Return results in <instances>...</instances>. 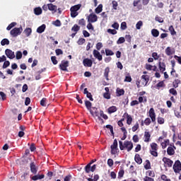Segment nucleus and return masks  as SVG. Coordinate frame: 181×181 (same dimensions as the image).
Masks as SVG:
<instances>
[{"mask_svg": "<svg viewBox=\"0 0 181 181\" xmlns=\"http://www.w3.org/2000/svg\"><path fill=\"white\" fill-rule=\"evenodd\" d=\"M95 13H101L103 12V4H99L98 6L95 9Z\"/></svg>", "mask_w": 181, "mask_h": 181, "instance_id": "obj_30", "label": "nucleus"}, {"mask_svg": "<svg viewBox=\"0 0 181 181\" xmlns=\"http://www.w3.org/2000/svg\"><path fill=\"white\" fill-rule=\"evenodd\" d=\"M148 117H150L152 122H156V113H155V110L153 107H151L148 111Z\"/></svg>", "mask_w": 181, "mask_h": 181, "instance_id": "obj_7", "label": "nucleus"}, {"mask_svg": "<svg viewBox=\"0 0 181 181\" xmlns=\"http://www.w3.org/2000/svg\"><path fill=\"white\" fill-rule=\"evenodd\" d=\"M151 153L153 155V156H158V144L155 143H152L151 144Z\"/></svg>", "mask_w": 181, "mask_h": 181, "instance_id": "obj_6", "label": "nucleus"}, {"mask_svg": "<svg viewBox=\"0 0 181 181\" xmlns=\"http://www.w3.org/2000/svg\"><path fill=\"white\" fill-rule=\"evenodd\" d=\"M124 115L127 117V125H131L132 124V117L128 115V113H124Z\"/></svg>", "mask_w": 181, "mask_h": 181, "instance_id": "obj_22", "label": "nucleus"}, {"mask_svg": "<svg viewBox=\"0 0 181 181\" xmlns=\"http://www.w3.org/2000/svg\"><path fill=\"white\" fill-rule=\"evenodd\" d=\"M108 74H110V67H106L105 69L104 76L105 77L106 80H107V81L109 80Z\"/></svg>", "mask_w": 181, "mask_h": 181, "instance_id": "obj_32", "label": "nucleus"}, {"mask_svg": "<svg viewBox=\"0 0 181 181\" xmlns=\"http://www.w3.org/2000/svg\"><path fill=\"white\" fill-rule=\"evenodd\" d=\"M124 93H125V91L124 90V89H121L119 88H118L117 89V94L118 95V97L121 96V95H124Z\"/></svg>", "mask_w": 181, "mask_h": 181, "instance_id": "obj_33", "label": "nucleus"}, {"mask_svg": "<svg viewBox=\"0 0 181 181\" xmlns=\"http://www.w3.org/2000/svg\"><path fill=\"white\" fill-rule=\"evenodd\" d=\"M48 9L51 11V12H53V13H56V12H57V6L52 3L48 4Z\"/></svg>", "mask_w": 181, "mask_h": 181, "instance_id": "obj_16", "label": "nucleus"}, {"mask_svg": "<svg viewBox=\"0 0 181 181\" xmlns=\"http://www.w3.org/2000/svg\"><path fill=\"white\" fill-rule=\"evenodd\" d=\"M165 54H167V56H172V54H173V50L172 48H170V47L165 49Z\"/></svg>", "mask_w": 181, "mask_h": 181, "instance_id": "obj_26", "label": "nucleus"}, {"mask_svg": "<svg viewBox=\"0 0 181 181\" xmlns=\"http://www.w3.org/2000/svg\"><path fill=\"white\" fill-rule=\"evenodd\" d=\"M98 179H100V176H98V175H94L93 179L88 178V181H97Z\"/></svg>", "mask_w": 181, "mask_h": 181, "instance_id": "obj_46", "label": "nucleus"}, {"mask_svg": "<svg viewBox=\"0 0 181 181\" xmlns=\"http://www.w3.org/2000/svg\"><path fill=\"white\" fill-rule=\"evenodd\" d=\"M107 165L110 168H112V165H114V160H112L111 158H109L107 160Z\"/></svg>", "mask_w": 181, "mask_h": 181, "instance_id": "obj_50", "label": "nucleus"}, {"mask_svg": "<svg viewBox=\"0 0 181 181\" xmlns=\"http://www.w3.org/2000/svg\"><path fill=\"white\" fill-rule=\"evenodd\" d=\"M85 172H86V173H90V172H91V165L88 164L85 167Z\"/></svg>", "mask_w": 181, "mask_h": 181, "instance_id": "obj_41", "label": "nucleus"}, {"mask_svg": "<svg viewBox=\"0 0 181 181\" xmlns=\"http://www.w3.org/2000/svg\"><path fill=\"white\" fill-rule=\"evenodd\" d=\"M30 168L32 173H33L34 175H36V173H37V168H36V165H35V163H30Z\"/></svg>", "mask_w": 181, "mask_h": 181, "instance_id": "obj_18", "label": "nucleus"}, {"mask_svg": "<svg viewBox=\"0 0 181 181\" xmlns=\"http://www.w3.org/2000/svg\"><path fill=\"white\" fill-rule=\"evenodd\" d=\"M100 117H102V118H104V119H108V116L104 114V112L102 110L100 111Z\"/></svg>", "mask_w": 181, "mask_h": 181, "instance_id": "obj_45", "label": "nucleus"}, {"mask_svg": "<svg viewBox=\"0 0 181 181\" xmlns=\"http://www.w3.org/2000/svg\"><path fill=\"white\" fill-rule=\"evenodd\" d=\"M80 8H81V5L78 4V5H75L72 7H71L70 11H74L75 12H77V11H78L80 9Z\"/></svg>", "mask_w": 181, "mask_h": 181, "instance_id": "obj_31", "label": "nucleus"}, {"mask_svg": "<svg viewBox=\"0 0 181 181\" xmlns=\"http://www.w3.org/2000/svg\"><path fill=\"white\" fill-rule=\"evenodd\" d=\"M84 43H86V39H84V38H80L78 40V45H84Z\"/></svg>", "mask_w": 181, "mask_h": 181, "instance_id": "obj_54", "label": "nucleus"}, {"mask_svg": "<svg viewBox=\"0 0 181 181\" xmlns=\"http://www.w3.org/2000/svg\"><path fill=\"white\" fill-rule=\"evenodd\" d=\"M122 43H125V38L124 37H120L117 41V45H122Z\"/></svg>", "mask_w": 181, "mask_h": 181, "instance_id": "obj_35", "label": "nucleus"}, {"mask_svg": "<svg viewBox=\"0 0 181 181\" xmlns=\"http://www.w3.org/2000/svg\"><path fill=\"white\" fill-rule=\"evenodd\" d=\"M83 64L85 67H91V66H93V61L88 58H86L83 59Z\"/></svg>", "mask_w": 181, "mask_h": 181, "instance_id": "obj_14", "label": "nucleus"}, {"mask_svg": "<svg viewBox=\"0 0 181 181\" xmlns=\"http://www.w3.org/2000/svg\"><path fill=\"white\" fill-rule=\"evenodd\" d=\"M159 69H160V71H162V73H163V71H165V70H166V65L165 64V63L160 62L159 63Z\"/></svg>", "mask_w": 181, "mask_h": 181, "instance_id": "obj_25", "label": "nucleus"}, {"mask_svg": "<svg viewBox=\"0 0 181 181\" xmlns=\"http://www.w3.org/2000/svg\"><path fill=\"white\" fill-rule=\"evenodd\" d=\"M6 55L8 59H15V52L9 49H6L5 51Z\"/></svg>", "mask_w": 181, "mask_h": 181, "instance_id": "obj_11", "label": "nucleus"}, {"mask_svg": "<svg viewBox=\"0 0 181 181\" xmlns=\"http://www.w3.org/2000/svg\"><path fill=\"white\" fill-rule=\"evenodd\" d=\"M144 181H154L153 180V178L152 177H149L148 176H146L144 179H143Z\"/></svg>", "mask_w": 181, "mask_h": 181, "instance_id": "obj_63", "label": "nucleus"}, {"mask_svg": "<svg viewBox=\"0 0 181 181\" xmlns=\"http://www.w3.org/2000/svg\"><path fill=\"white\" fill-rule=\"evenodd\" d=\"M173 169L175 173H180L181 171V163L179 160L175 162Z\"/></svg>", "mask_w": 181, "mask_h": 181, "instance_id": "obj_5", "label": "nucleus"}, {"mask_svg": "<svg viewBox=\"0 0 181 181\" xmlns=\"http://www.w3.org/2000/svg\"><path fill=\"white\" fill-rule=\"evenodd\" d=\"M93 54L94 57H95V59H98V60H99V62H101V60H103V55H101L100 52H98L97 49L93 50Z\"/></svg>", "mask_w": 181, "mask_h": 181, "instance_id": "obj_13", "label": "nucleus"}, {"mask_svg": "<svg viewBox=\"0 0 181 181\" xmlns=\"http://www.w3.org/2000/svg\"><path fill=\"white\" fill-rule=\"evenodd\" d=\"M45 179V175H36L32 177V180H40Z\"/></svg>", "mask_w": 181, "mask_h": 181, "instance_id": "obj_20", "label": "nucleus"}, {"mask_svg": "<svg viewBox=\"0 0 181 181\" xmlns=\"http://www.w3.org/2000/svg\"><path fill=\"white\" fill-rule=\"evenodd\" d=\"M52 25H54V26H62V23L60 22L59 20H57L55 21L52 22Z\"/></svg>", "mask_w": 181, "mask_h": 181, "instance_id": "obj_47", "label": "nucleus"}, {"mask_svg": "<svg viewBox=\"0 0 181 181\" xmlns=\"http://www.w3.org/2000/svg\"><path fill=\"white\" fill-rule=\"evenodd\" d=\"M151 139V134L148 132H144V142H149Z\"/></svg>", "mask_w": 181, "mask_h": 181, "instance_id": "obj_21", "label": "nucleus"}, {"mask_svg": "<svg viewBox=\"0 0 181 181\" xmlns=\"http://www.w3.org/2000/svg\"><path fill=\"white\" fill-rule=\"evenodd\" d=\"M110 148L112 155H117V153H118V141H117V139L114 140Z\"/></svg>", "mask_w": 181, "mask_h": 181, "instance_id": "obj_4", "label": "nucleus"}, {"mask_svg": "<svg viewBox=\"0 0 181 181\" xmlns=\"http://www.w3.org/2000/svg\"><path fill=\"white\" fill-rule=\"evenodd\" d=\"M135 162L138 163L139 165H141L142 163V158H141V156L139 154H136L134 157Z\"/></svg>", "mask_w": 181, "mask_h": 181, "instance_id": "obj_24", "label": "nucleus"}, {"mask_svg": "<svg viewBox=\"0 0 181 181\" xmlns=\"http://www.w3.org/2000/svg\"><path fill=\"white\" fill-rule=\"evenodd\" d=\"M24 33L25 34V35H26L28 37H29V36H30V35H32V28H25V30H24Z\"/></svg>", "mask_w": 181, "mask_h": 181, "instance_id": "obj_27", "label": "nucleus"}, {"mask_svg": "<svg viewBox=\"0 0 181 181\" xmlns=\"http://www.w3.org/2000/svg\"><path fill=\"white\" fill-rule=\"evenodd\" d=\"M151 35L153 37H158V36H159V30L156 29L151 30Z\"/></svg>", "mask_w": 181, "mask_h": 181, "instance_id": "obj_29", "label": "nucleus"}, {"mask_svg": "<svg viewBox=\"0 0 181 181\" xmlns=\"http://www.w3.org/2000/svg\"><path fill=\"white\" fill-rule=\"evenodd\" d=\"M85 105H86L87 110H88V111H90V110H91V105H92L91 102L86 100L85 102Z\"/></svg>", "mask_w": 181, "mask_h": 181, "instance_id": "obj_36", "label": "nucleus"}, {"mask_svg": "<svg viewBox=\"0 0 181 181\" xmlns=\"http://www.w3.org/2000/svg\"><path fill=\"white\" fill-rule=\"evenodd\" d=\"M102 47H103V43L102 42H98L96 44V49H97V50H101Z\"/></svg>", "mask_w": 181, "mask_h": 181, "instance_id": "obj_57", "label": "nucleus"}, {"mask_svg": "<svg viewBox=\"0 0 181 181\" xmlns=\"http://www.w3.org/2000/svg\"><path fill=\"white\" fill-rule=\"evenodd\" d=\"M47 100H46V98H44L41 100L40 101V105L42 106V107H46V105H47V103H46Z\"/></svg>", "mask_w": 181, "mask_h": 181, "instance_id": "obj_48", "label": "nucleus"}, {"mask_svg": "<svg viewBox=\"0 0 181 181\" xmlns=\"http://www.w3.org/2000/svg\"><path fill=\"white\" fill-rule=\"evenodd\" d=\"M163 139V137L160 136L158 139V141L160 142L163 149H165V148H166V146H168V145H169V140L167 139V140H164L163 141H162Z\"/></svg>", "mask_w": 181, "mask_h": 181, "instance_id": "obj_10", "label": "nucleus"}, {"mask_svg": "<svg viewBox=\"0 0 181 181\" xmlns=\"http://www.w3.org/2000/svg\"><path fill=\"white\" fill-rule=\"evenodd\" d=\"M106 56H114V52L111 49H105Z\"/></svg>", "mask_w": 181, "mask_h": 181, "instance_id": "obj_38", "label": "nucleus"}, {"mask_svg": "<svg viewBox=\"0 0 181 181\" xmlns=\"http://www.w3.org/2000/svg\"><path fill=\"white\" fill-rule=\"evenodd\" d=\"M144 168L145 169H151V162H149V160H146V163H144Z\"/></svg>", "mask_w": 181, "mask_h": 181, "instance_id": "obj_37", "label": "nucleus"}, {"mask_svg": "<svg viewBox=\"0 0 181 181\" xmlns=\"http://www.w3.org/2000/svg\"><path fill=\"white\" fill-rule=\"evenodd\" d=\"M175 149H176V147L175 146H170L167 149V153L168 155H170L172 156V155H175Z\"/></svg>", "mask_w": 181, "mask_h": 181, "instance_id": "obj_17", "label": "nucleus"}, {"mask_svg": "<svg viewBox=\"0 0 181 181\" xmlns=\"http://www.w3.org/2000/svg\"><path fill=\"white\" fill-rule=\"evenodd\" d=\"M124 147L127 148L128 152H129V151H132V148H134V144L131 141H125Z\"/></svg>", "mask_w": 181, "mask_h": 181, "instance_id": "obj_15", "label": "nucleus"}, {"mask_svg": "<svg viewBox=\"0 0 181 181\" xmlns=\"http://www.w3.org/2000/svg\"><path fill=\"white\" fill-rule=\"evenodd\" d=\"M120 29H122V30H125V29H127V23L126 22H122L121 23Z\"/></svg>", "mask_w": 181, "mask_h": 181, "instance_id": "obj_52", "label": "nucleus"}, {"mask_svg": "<svg viewBox=\"0 0 181 181\" xmlns=\"http://www.w3.org/2000/svg\"><path fill=\"white\" fill-rule=\"evenodd\" d=\"M107 33H110V35H117V30L112 29H107Z\"/></svg>", "mask_w": 181, "mask_h": 181, "instance_id": "obj_56", "label": "nucleus"}, {"mask_svg": "<svg viewBox=\"0 0 181 181\" xmlns=\"http://www.w3.org/2000/svg\"><path fill=\"white\" fill-rule=\"evenodd\" d=\"M148 81H149V76H148V75H143L141 76V82L140 81L136 82V86L138 88H140V87H142V86L145 87V86L148 84Z\"/></svg>", "mask_w": 181, "mask_h": 181, "instance_id": "obj_3", "label": "nucleus"}, {"mask_svg": "<svg viewBox=\"0 0 181 181\" xmlns=\"http://www.w3.org/2000/svg\"><path fill=\"white\" fill-rule=\"evenodd\" d=\"M144 124L145 125H151V119L150 118H146L145 120H144Z\"/></svg>", "mask_w": 181, "mask_h": 181, "instance_id": "obj_62", "label": "nucleus"}, {"mask_svg": "<svg viewBox=\"0 0 181 181\" xmlns=\"http://www.w3.org/2000/svg\"><path fill=\"white\" fill-rule=\"evenodd\" d=\"M78 15V13L77 11H71V18H76Z\"/></svg>", "mask_w": 181, "mask_h": 181, "instance_id": "obj_61", "label": "nucleus"}, {"mask_svg": "<svg viewBox=\"0 0 181 181\" xmlns=\"http://www.w3.org/2000/svg\"><path fill=\"white\" fill-rule=\"evenodd\" d=\"M147 176H150L151 177H155V173L153 171L148 170L146 173Z\"/></svg>", "mask_w": 181, "mask_h": 181, "instance_id": "obj_51", "label": "nucleus"}, {"mask_svg": "<svg viewBox=\"0 0 181 181\" xmlns=\"http://www.w3.org/2000/svg\"><path fill=\"white\" fill-rule=\"evenodd\" d=\"M107 111H108V113H109V114H112V113H114V112H116V111H117V107H115V106L110 107L107 109Z\"/></svg>", "mask_w": 181, "mask_h": 181, "instance_id": "obj_28", "label": "nucleus"}, {"mask_svg": "<svg viewBox=\"0 0 181 181\" xmlns=\"http://www.w3.org/2000/svg\"><path fill=\"white\" fill-rule=\"evenodd\" d=\"M22 32H23L22 26L19 28H14L10 31V35L12 37H18V36L22 34Z\"/></svg>", "mask_w": 181, "mask_h": 181, "instance_id": "obj_2", "label": "nucleus"}, {"mask_svg": "<svg viewBox=\"0 0 181 181\" xmlns=\"http://www.w3.org/2000/svg\"><path fill=\"white\" fill-rule=\"evenodd\" d=\"M46 30V25L42 24L41 26L37 28V33H43Z\"/></svg>", "mask_w": 181, "mask_h": 181, "instance_id": "obj_19", "label": "nucleus"}, {"mask_svg": "<svg viewBox=\"0 0 181 181\" xmlns=\"http://www.w3.org/2000/svg\"><path fill=\"white\" fill-rule=\"evenodd\" d=\"M98 21V17H97V15L94 13H91L88 17V22L94 23V22H97Z\"/></svg>", "mask_w": 181, "mask_h": 181, "instance_id": "obj_9", "label": "nucleus"}, {"mask_svg": "<svg viewBox=\"0 0 181 181\" xmlns=\"http://www.w3.org/2000/svg\"><path fill=\"white\" fill-rule=\"evenodd\" d=\"M155 19L156 22H159V23H163V18H162L161 17L156 16Z\"/></svg>", "mask_w": 181, "mask_h": 181, "instance_id": "obj_60", "label": "nucleus"}, {"mask_svg": "<svg viewBox=\"0 0 181 181\" xmlns=\"http://www.w3.org/2000/svg\"><path fill=\"white\" fill-rule=\"evenodd\" d=\"M51 60L53 64H57V59H56V57H52Z\"/></svg>", "mask_w": 181, "mask_h": 181, "instance_id": "obj_64", "label": "nucleus"}, {"mask_svg": "<svg viewBox=\"0 0 181 181\" xmlns=\"http://www.w3.org/2000/svg\"><path fill=\"white\" fill-rule=\"evenodd\" d=\"M146 103V97H139V103Z\"/></svg>", "mask_w": 181, "mask_h": 181, "instance_id": "obj_58", "label": "nucleus"}, {"mask_svg": "<svg viewBox=\"0 0 181 181\" xmlns=\"http://www.w3.org/2000/svg\"><path fill=\"white\" fill-rule=\"evenodd\" d=\"M59 67H60L61 70H63L64 71H66L67 67H69V62L68 61H62V62L59 65Z\"/></svg>", "mask_w": 181, "mask_h": 181, "instance_id": "obj_12", "label": "nucleus"}, {"mask_svg": "<svg viewBox=\"0 0 181 181\" xmlns=\"http://www.w3.org/2000/svg\"><path fill=\"white\" fill-rule=\"evenodd\" d=\"M1 46H5V45H9V40L4 38L1 42Z\"/></svg>", "mask_w": 181, "mask_h": 181, "instance_id": "obj_39", "label": "nucleus"}, {"mask_svg": "<svg viewBox=\"0 0 181 181\" xmlns=\"http://www.w3.org/2000/svg\"><path fill=\"white\" fill-rule=\"evenodd\" d=\"M163 162H164L165 168H172L173 161L168 158H163Z\"/></svg>", "mask_w": 181, "mask_h": 181, "instance_id": "obj_8", "label": "nucleus"}, {"mask_svg": "<svg viewBox=\"0 0 181 181\" xmlns=\"http://www.w3.org/2000/svg\"><path fill=\"white\" fill-rule=\"evenodd\" d=\"M42 8L40 7H36L35 8H34V13L37 16L39 15H42Z\"/></svg>", "mask_w": 181, "mask_h": 181, "instance_id": "obj_23", "label": "nucleus"}, {"mask_svg": "<svg viewBox=\"0 0 181 181\" xmlns=\"http://www.w3.org/2000/svg\"><path fill=\"white\" fill-rule=\"evenodd\" d=\"M17 23L15 22L11 23L7 28H6V30H11V29H12V28H15V26H16Z\"/></svg>", "mask_w": 181, "mask_h": 181, "instance_id": "obj_40", "label": "nucleus"}, {"mask_svg": "<svg viewBox=\"0 0 181 181\" xmlns=\"http://www.w3.org/2000/svg\"><path fill=\"white\" fill-rule=\"evenodd\" d=\"M169 30H170L172 36H175V35H176V31H175V28H173V26L170 25L169 27Z\"/></svg>", "mask_w": 181, "mask_h": 181, "instance_id": "obj_42", "label": "nucleus"}, {"mask_svg": "<svg viewBox=\"0 0 181 181\" xmlns=\"http://www.w3.org/2000/svg\"><path fill=\"white\" fill-rule=\"evenodd\" d=\"M143 25H144V23L141 21H139L136 24V29L139 30V29H141V28H142Z\"/></svg>", "mask_w": 181, "mask_h": 181, "instance_id": "obj_34", "label": "nucleus"}, {"mask_svg": "<svg viewBox=\"0 0 181 181\" xmlns=\"http://www.w3.org/2000/svg\"><path fill=\"white\" fill-rule=\"evenodd\" d=\"M170 94H172L173 95H177V91L175 90V88H171L169 90Z\"/></svg>", "mask_w": 181, "mask_h": 181, "instance_id": "obj_49", "label": "nucleus"}, {"mask_svg": "<svg viewBox=\"0 0 181 181\" xmlns=\"http://www.w3.org/2000/svg\"><path fill=\"white\" fill-rule=\"evenodd\" d=\"M138 128H139V124L138 122H136L132 128V131L133 132H135Z\"/></svg>", "mask_w": 181, "mask_h": 181, "instance_id": "obj_43", "label": "nucleus"}, {"mask_svg": "<svg viewBox=\"0 0 181 181\" xmlns=\"http://www.w3.org/2000/svg\"><path fill=\"white\" fill-rule=\"evenodd\" d=\"M91 115L95 119L100 121V124H104V120L100 117V112H98V110L97 107H92L91 110H89Z\"/></svg>", "mask_w": 181, "mask_h": 181, "instance_id": "obj_1", "label": "nucleus"}, {"mask_svg": "<svg viewBox=\"0 0 181 181\" xmlns=\"http://www.w3.org/2000/svg\"><path fill=\"white\" fill-rule=\"evenodd\" d=\"M152 57L154 59V60H158V59H159V55H158V53L156 52H153Z\"/></svg>", "mask_w": 181, "mask_h": 181, "instance_id": "obj_59", "label": "nucleus"}, {"mask_svg": "<svg viewBox=\"0 0 181 181\" xmlns=\"http://www.w3.org/2000/svg\"><path fill=\"white\" fill-rule=\"evenodd\" d=\"M16 57L17 60L22 59V52L18 51L16 54Z\"/></svg>", "mask_w": 181, "mask_h": 181, "instance_id": "obj_44", "label": "nucleus"}, {"mask_svg": "<svg viewBox=\"0 0 181 181\" xmlns=\"http://www.w3.org/2000/svg\"><path fill=\"white\" fill-rule=\"evenodd\" d=\"M112 28H113V29H116V30H118V29H119V24H118V23H115L112 25Z\"/></svg>", "mask_w": 181, "mask_h": 181, "instance_id": "obj_55", "label": "nucleus"}, {"mask_svg": "<svg viewBox=\"0 0 181 181\" xmlns=\"http://www.w3.org/2000/svg\"><path fill=\"white\" fill-rule=\"evenodd\" d=\"M158 123L160 124H165V119L163 117H158L157 119Z\"/></svg>", "mask_w": 181, "mask_h": 181, "instance_id": "obj_53", "label": "nucleus"}]
</instances>
